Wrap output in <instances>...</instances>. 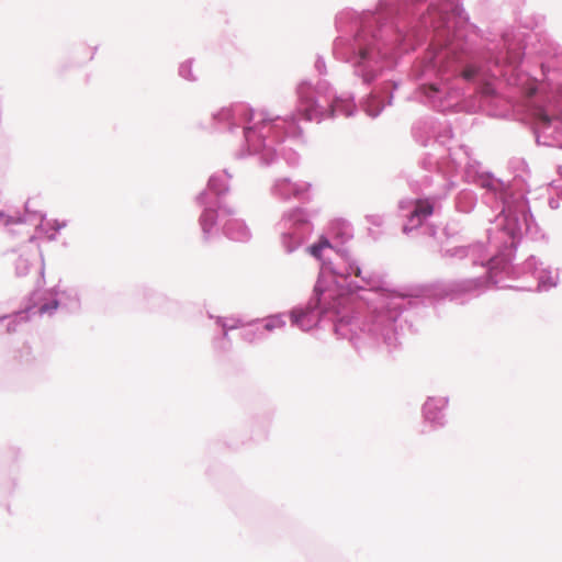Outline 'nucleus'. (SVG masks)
Wrapping results in <instances>:
<instances>
[{
	"mask_svg": "<svg viewBox=\"0 0 562 562\" xmlns=\"http://www.w3.org/2000/svg\"><path fill=\"white\" fill-rule=\"evenodd\" d=\"M465 79H471L476 75V69L474 67H468L462 72Z\"/></svg>",
	"mask_w": 562,
	"mask_h": 562,
	"instance_id": "6e6552de",
	"label": "nucleus"
},
{
	"mask_svg": "<svg viewBox=\"0 0 562 562\" xmlns=\"http://www.w3.org/2000/svg\"><path fill=\"white\" fill-rule=\"evenodd\" d=\"M274 327H276V324H274L272 321L267 322V323L265 324V329H266V330H272Z\"/></svg>",
	"mask_w": 562,
	"mask_h": 562,
	"instance_id": "f8f14e48",
	"label": "nucleus"
},
{
	"mask_svg": "<svg viewBox=\"0 0 562 562\" xmlns=\"http://www.w3.org/2000/svg\"><path fill=\"white\" fill-rule=\"evenodd\" d=\"M537 119L542 122L544 125H549L551 122V119L548 114H546L542 110H539L536 113Z\"/></svg>",
	"mask_w": 562,
	"mask_h": 562,
	"instance_id": "423d86ee",
	"label": "nucleus"
},
{
	"mask_svg": "<svg viewBox=\"0 0 562 562\" xmlns=\"http://www.w3.org/2000/svg\"><path fill=\"white\" fill-rule=\"evenodd\" d=\"M434 212V206L428 200H418L415 203V209L408 218L409 228L418 227L423 224L424 220L430 216Z\"/></svg>",
	"mask_w": 562,
	"mask_h": 562,
	"instance_id": "f257e3e1",
	"label": "nucleus"
},
{
	"mask_svg": "<svg viewBox=\"0 0 562 562\" xmlns=\"http://www.w3.org/2000/svg\"><path fill=\"white\" fill-rule=\"evenodd\" d=\"M446 403L442 400L429 398L424 405L425 417L431 422L439 420V413L443 409Z\"/></svg>",
	"mask_w": 562,
	"mask_h": 562,
	"instance_id": "f03ea898",
	"label": "nucleus"
},
{
	"mask_svg": "<svg viewBox=\"0 0 562 562\" xmlns=\"http://www.w3.org/2000/svg\"><path fill=\"white\" fill-rule=\"evenodd\" d=\"M429 89H430V91H431V92H434V93L438 91L437 87H436V86H434V85L429 86Z\"/></svg>",
	"mask_w": 562,
	"mask_h": 562,
	"instance_id": "4468645a",
	"label": "nucleus"
},
{
	"mask_svg": "<svg viewBox=\"0 0 562 562\" xmlns=\"http://www.w3.org/2000/svg\"><path fill=\"white\" fill-rule=\"evenodd\" d=\"M312 316V312L311 311H301V312H293L292 313V321L294 324H296L297 326H300L301 328L303 329H307L310 326H311V322L308 321V323H305V319L306 318H310Z\"/></svg>",
	"mask_w": 562,
	"mask_h": 562,
	"instance_id": "20e7f679",
	"label": "nucleus"
},
{
	"mask_svg": "<svg viewBox=\"0 0 562 562\" xmlns=\"http://www.w3.org/2000/svg\"><path fill=\"white\" fill-rule=\"evenodd\" d=\"M301 113L306 121H313L317 119V110L313 102L311 104H306V106L301 110Z\"/></svg>",
	"mask_w": 562,
	"mask_h": 562,
	"instance_id": "39448f33",
	"label": "nucleus"
},
{
	"mask_svg": "<svg viewBox=\"0 0 562 562\" xmlns=\"http://www.w3.org/2000/svg\"><path fill=\"white\" fill-rule=\"evenodd\" d=\"M360 57H361V59H366V57H367V52H366V50L361 52V53H360Z\"/></svg>",
	"mask_w": 562,
	"mask_h": 562,
	"instance_id": "2eb2a0df",
	"label": "nucleus"
},
{
	"mask_svg": "<svg viewBox=\"0 0 562 562\" xmlns=\"http://www.w3.org/2000/svg\"><path fill=\"white\" fill-rule=\"evenodd\" d=\"M350 273H353L356 277H361V269L358 266H350V271H348L346 276Z\"/></svg>",
	"mask_w": 562,
	"mask_h": 562,
	"instance_id": "9d476101",
	"label": "nucleus"
},
{
	"mask_svg": "<svg viewBox=\"0 0 562 562\" xmlns=\"http://www.w3.org/2000/svg\"><path fill=\"white\" fill-rule=\"evenodd\" d=\"M210 217V220L212 221L213 220V213L212 212H206L203 214V217H202V226H203V229L206 231V218ZM210 225H212V222L210 223Z\"/></svg>",
	"mask_w": 562,
	"mask_h": 562,
	"instance_id": "1a4fd4ad",
	"label": "nucleus"
},
{
	"mask_svg": "<svg viewBox=\"0 0 562 562\" xmlns=\"http://www.w3.org/2000/svg\"><path fill=\"white\" fill-rule=\"evenodd\" d=\"M322 250H323V249L321 248V246L318 245V243H317V244H314V245H312V246L310 247V251H311V254H312L315 258H317V259H321V252H322Z\"/></svg>",
	"mask_w": 562,
	"mask_h": 562,
	"instance_id": "0eeeda50",
	"label": "nucleus"
},
{
	"mask_svg": "<svg viewBox=\"0 0 562 562\" xmlns=\"http://www.w3.org/2000/svg\"><path fill=\"white\" fill-rule=\"evenodd\" d=\"M318 245L321 246L322 249L331 247L330 243L326 238H321V240L318 241Z\"/></svg>",
	"mask_w": 562,
	"mask_h": 562,
	"instance_id": "9b49d317",
	"label": "nucleus"
},
{
	"mask_svg": "<svg viewBox=\"0 0 562 562\" xmlns=\"http://www.w3.org/2000/svg\"><path fill=\"white\" fill-rule=\"evenodd\" d=\"M367 112H368V113H369V115H371V116H376V115H378V113H379L378 111L372 112V111H371V109H367Z\"/></svg>",
	"mask_w": 562,
	"mask_h": 562,
	"instance_id": "ddd939ff",
	"label": "nucleus"
},
{
	"mask_svg": "<svg viewBox=\"0 0 562 562\" xmlns=\"http://www.w3.org/2000/svg\"><path fill=\"white\" fill-rule=\"evenodd\" d=\"M315 293L317 295V304L323 305L325 310H337L338 305L334 302H328V299L331 297L330 293L321 289L319 284L315 286Z\"/></svg>",
	"mask_w": 562,
	"mask_h": 562,
	"instance_id": "7ed1b4c3",
	"label": "nucleus"
}]
</instances>
